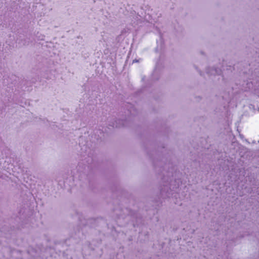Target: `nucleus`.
<instances>
[{
  "label": "nucleus",
  "instance_id": "f257e3e1",
  "mask_svg": "<svg viewBox=\"0 0 259 259\" xmlns=\"http://www.w3.org/2000/svg\"><path fill=\"white\" fill-rule=\"evenodd\" d=\"M160 194L163 198L169 197L172 195L171 190L168 186V183H166L165 185H163L160 189Z\"/></svg>",
  "mask_w": 259,
  "mask_h": 259
},
{
  "label": "nucleus",
  "instance_id": "f03ea898",
  "mask_svg": "<svg viewBox=\"0 0 259 259\" xmlns=\"http://www.w3.org/2000/svg\"><path fill=\"white\" fill-rule=\"evenodd\" d=\"M206 71L207 74L210 75H220L222 72L221 69L214 67L207 68Z\"/></svg>",
  "mask_w": 259,
  "mask_h": 259
},
{
  "label": "nucleus",
  "instance_id": "7ed1b4c3",
  "mask_svg": "<svg viewBox=\"0 0 259 259\" xmlns=\"http://www.w3.org/2000/svg\"><path fill=\"white\" fill-rule=\"evenodd\" d=\"M125 124V121L123 119H118L111 122L109 125L116 128H119L123 126Z\"/></svg>",
  "mask_w": 259,
  "mask_h": 259
},
{
  "label": "nucleus",
  "instance_id": "20e7f679",
  "mask_svg": "<svg viewBox=\"0 0 259 259\" xmlns=\"http://www.w3.org/2000/svg\"><path fill=\"white\" fill-rule=\"evenodd\" d=\"M18 44L19 45H20V46H25L28 44V42L26 39H24V40L21 39V40H18Z\"/></svg>",
  "mask_w": 259,
  "mask_h": 259
},
{
  "label": "nucleus",
  "instance_id": "39448f33",
  "mask_svg": "<svg viewBox=\"0 0 259 259\" xmlns=\"http://www.w3.org/2000/svg\"><path fill=\"white\" fill-rule=\"evenodd\" d=\"M134 110H135V109L133 107L130 110H129L130 113L133 115H135V114L133 112Z\"/></svg>",
  "mask_w": 259,
  "mask_h": 259
},
{
  "label": "nucleus",
  "instance_id": "423d86ee",
  "mask_svg": "<svg viewBox=\"0 0 259 259\" xmlns=\"http://www.w3.org/2000/svg\"><path fill=\"white\" fill-rule=\"evenodd\" d=\"M154 166H155V168L156 169L157 168V166H158V164L156 163L155 162H154Z\"/></svg>",
  "mask_w": 259,
  "mask_h": 259
},
{
  "label": "nucleus",
  "instance_id": "0eeeda50",
  "mask_svg": "<svg viewBox=\"0 0 259 259\" xmlns=\"http://www.w3.org/2000/svg\"><path fill=\"white\" fill-rule=\"evenodd\" d=\"M138 62H139V60H137V59H135L133 61V63Z\"/></svg>",
  "mask_w": 259,
  "mask_h": 259
},
{
  "label": "nucleus",
  "instance_id": "6e6552de",
  "mask_svg": "<svg viewBox=\"0 0 259 259\" xmlns=\"http://www.w3.org/2000/svg\"><path fill=\"white\" fill-rule=\"evenodd\" d=\"M199 74H200V75H202V72H201V71H200V70H199Z\"/></svg>",
  "mask_w": 259,
  "mask_h": 259
},
{
  "label": "nucleus",
  "instance_id": "1a4fd4ad",
  "mask_svg": "<svg viewBox=\"0 0 259 259\" xmlns=\"http://www.w3.org/2000/svg\"><path fill=\"white\" fill-rule=\"evenodd\" d=\"M195 67L196 69H197H197H198V68H197V67H196L195 66Z\"/></svg>",
  "mask_w": 259,
  "mask_h": 259
},
{
  "label": "nucleus",
  "instance_id": "9d476101",
  "mask_svg": "<svg viewBox=\"0 0 259 259\" xmlns=\"http://www.w3.org/2000/svg\"><path fill=\"white\" fill-rule=\"evenodd\" d=\"M157 50H158V48H156V51H157Z\"/></svg>",
  "mask_w": 259,
  "mask_h": 259
}]
</instances>
